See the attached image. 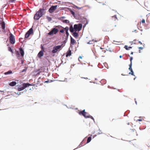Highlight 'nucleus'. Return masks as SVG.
Listing matches in <instances>:
<instances>
[{"instance_id": "nucleus-1", "label": "nucleus", "mask_w": 150, "mask_h": 150, "mask_svg": "<svg viewBox=\"0 0 150 150\" xmlns=\"http://www.w3.org/2000/svg\"><path fill=\"white\" fill-rule=\"evenodd\" d=\"M45 10L44 8H40L34 15V20H37L42 16L45 13Z\"/></svg>"}, {"instance_id": "nucleus-2", "label": "nucleus", "mask_w": 150, "mask_h": 150, "mask_svg": "<svg viewBox=\"0 0 150 150\" xmlns=\"http://www.w3.org/2000/svg\"><path fill=\"white\" fill-rule=\"evenodd\" d=\"M62 45L55 46L54 47L52 50V51L53 53H55L58 51H60L63 47Z\"/></svg>"}, {"instance_id": "nucleus-3", "label": "nucleus", "mask_w": 150, "mask_h": 150, "mask_svg": "<svg viewBox=\"0 0 150 150\" xmlns=\"http://www.w3.org/2000/svg\"><path fill=\"white\" fill-rule=\"evenodd\" d=\"M33 85L29 83H23L22 84V87H18V91H21L25 88L30 86H32Z\"/></svg>"}, {"instance_id": "nucleus-4", "label": "nucleus", "mask_w": 150, "mask_h": 150, "mask_svg": "<svg viewBox=\"0 0 150 150\" xmlns=\"http://www.w3.org/2000/svg\"><path fill=\"white\" fill-rule=\"evenodd\" d=\"M82 26V24L81 23L74 25V31L76 32V31H78L79 32L81 30Z\"/></svg>"}, {"instance_id": "nucleus-5", "label": "nucleus", "mask_w": 150, "mask_h": 150, "mask_svg": "<svg viewBox=\"0 0 150 150\" xmlns=\"http://www.w3.org/2000/svg\"><path fill=\"white\" fill-rule=\"evenodd\" d=\"M9 38L10 42L12 44H14L15 42V37L11 33L10 34Z\"/></svg>"}, {"instance_id": "nucleus-6", "label": "nucleus", "mask_w": 150, "mask_h": 150, "mask_svg": "<svg viewBox=\"0 0 150 150\" xmlns=\"http://www.w3.org/2000/svg\"><path fill=\"white\" fill-rule=\"evenodd\" d=\"M80 115H82L85 117L86 118L89 117L90 116L89 114L85 112V110L84 109L83 110L79 112Z\"/></svg>"}, {"instance_id": "nucleus-7", "label": "nucleus", "mask_w": 150, "mask_h": 150, "mask_svg": "<svg viewBox=\"0 0 150 150\" xmlns=\"http://www.w3.org/2000/svg\"><path fill=\"white\" fill-rule=\"evenodd\" d=\"M58 29L56 28H52L51 30L49 32L48 35H51L53 34H56L58 31Z\"/></svg>"}, {"instance_id": "nucleus-8", "label": "nucleus", "mask_w": 150, "mask_h": 150, "mask_svg": "<svg viewBox=\"0 0 150 150\" xmlns=\"http://www.w3.org/2000/svg\"><path fill=\"white\" fill-rule=\"evenodd\" d=\"M33 29L32 28H31L25 34V38H28L31 34L33 33Z\"/></svg>"}, {"instance_id": "nucleus-9", "label": "nucleus", "mask_w": 150, "mask_h": 150, "mask_svg": "<svg viewBox=\"0 0 150 150\" xmlns=\"http://www.w3.org/2000/svg\"><path fill=\"white\" fill-rule=\"evenodd\" d=\"M57 6H52L49 9V11L50 13H53L57 8Z\"/></svg>"}, {"instance_id": "nucleus-10", "label": "nucleus", "mask_w": 150, "mask_h": 150, "mask_svg": "<svg viewBox=\"0 0 150 150\" xmlns=\"http://www.w3.org/2000/svg\"><path fill=\"white\" fill-rule=\"evenodd\" d=\"M0 24L3 30H2L3 32H5V22L4 21H1L0 22Z\"/></svg>"}, {"instance_id": "nucleus-11", "label": "nucleus", "mask_w": 150, "mask_h": 150, "mask_svg": "<svg viewBox=\"0 0 150 150\" xmlns=\"http://www.w3.org/2000/svg\"><path fill=\"white\" fill-rule=\"evenodd\" d=\"M43 51L44 50L41 51L39 52L38 55L39 57L40 58L43 56L44 54Z\"/></svg>"}, {"instance_id": "nucleus-12", "label": "nucleus", "mask_w": 150, "mask_h": 150, "mask_svg": "<svg viewBox=\"0 0 150 150\" xmlns=\"http://www.w3.org/2000/svg\"><path fill=\"white\" fill-rule=\"evenodd\" d=\"M19 50L20 51V52L21 54V56L23 57L24 56V51L23 50L22 48L21 47L19 48Z\"/></svg>"}, {"instance_id": "nucleus-13", "label": "nucleus", "mask_w": 150, "mask_h": 150, "mask_svg": "<svg viewBox=\"0 0 150 150\" xmlns=\"http://www.w3.org/2000/svg\"><path fill=\"white\" fill-rule=\"evenodd\" d=\"M71 55V51L69 50L66 53V57H67Z\"/></svg>"}, {"instance_id": "nucleus-14", "label": "nucleus", "mask_w": 150, "mask_h": 150, "mask_svg": "<svg viewBox=\"0 0 150 150\" xmlns=\"http://www.w3.org/2000/svg\"><path fill=\"white\" fill-rule=\"evenodd\" d=\"M15 54L17 56V58L20 59L21 58L20 57V54L19 52L18 51H16L15 52Z\"/></svg>"}, {"instance_id": "nucleus-15", "label": "nucleus", "mask_w": 150, "mask_h": 150, "mask_svg": "<svg viewBox=\"0 0 150 150\" xmlns=\"http://www.w3.org/2000/svg\"><path fill=\"white\" fill-rule=\"evenodd\" d=\"M73 33V36L75 38H77L79 36V33H77L76 32L74 31V32Z\"/></svg>"}, {"instance_id": "nucleus-16", "label": "nucleus", "mask_w": 150, "mask_h": 150, "mask_svg": "<svg viewBox=\"0 0 150 150\" xmlns=\"http://www.w3.org/2000/svg\"><path fill=\"white\" fill-rule=\"evenodd\" d=\"M16 84V83L15 81H12L9 84V85L11 86H15Z\"/></svg>"}, {"instance_id": "nucleus-17", "label": "nucleus", "mask_w": 150, "mask_h": 150, "mask_svg": "<svg viewBox=\"0 0 150 150\" xmlns=\"http://www.w3.org/2000/svg\"><path fill=\"white\" fill-rule=\"evenodd\" d=\"M70 32L71 33H73L74 31V28H73L72 25H71L70 26Z\"/></svg>"}, {"instance_id": "nucleus-18", "label": "nucleus", "mask_w": 150, "mask_h": 150, "mask_svg": "<svg viewBox=\"0 0 150 150\" xmlns=\"http://www.w3.org/2000/svg\"><path fill=\"white\" fill-rule=\"evenodd\" d=\"M75 42V41L74 39L71 37V44L74 45Z\"/></svg>"}, {"instance_id": "nucleus-19", "label": "nucleus", "mask_w": 150, "mask_h": 150, "mask_svg": "<svg viewBox=\"0 0 150 150\" xmlns=\"http://www.w3.org/2000/svg\"><path fill=\"white\" fill-rule=\"evenodd\" d=\"M117 19V18L116 16H114L112 17L111 20L112 21H116Z\"/></svg>"}, {"instance_id": "nucleus-20", "label": "nucleus", "mask_w": 150, "mask_h": 150, "mask_svg": "<svg viewBox=\"0 0 150 150\" xmlns=\"http://www.w3.org/2000/svg\"><path fill=\"white\" fill-rule=\"evenodd\" d=\"M12 73V71H9L7 72H6L4 73V74L7 75Z\"/></svg>"}, {"instance_id": "nucleus-21", "label": "nucleus", "mask_w": 150, "mask_h": 150, "mask_svg": "<svg viewBox=\"0 0 150 150\" xmlns=\"http://www.w3.org/2000/svg\"><path fill=\"white\" fill-rule=\"evenodd\" d=\"M62 22L64 23H69V20H63Z\"/></svg>"}, {"instance_id": "nucleus-22", "label": "nucleus", "mask_w": 150, "mask_h": 150, "mask_svg": "<svg viewBox=\"0 0 150 150\" xmlns=\"http://www.w3.org/2000/svg\"><path fill=\"white\" fill-rule=\"evenodd\" d=\"M91 137H89L87 139V143H88L91 140Z\"/></svg>"}, {"instance_id": "nucleus-23", "label": "nucleus", "mask_w": 150, "mask_h": 150, "mask_svg": "<svg viewBox=\"0 0 150 150\" xmlns=\"http://www.w3.org/2000/svg\"><path fill=\"white\" fill-rule=\"evenodd\" d=\"M8 50L11 52L12 53H13V51L10 47H8Z\"/></svg>"}, {"instance_id": "nucleus-24", "label": "nucleus", "mask_w": 150, "mask_h": 150, "mask_svg": "<svg viewBox=\"0 0 150 150\" xmlns=\"http://www.w3.org/2000/svg\"><path fill=\"white\" fill-rule=\"evenodd\" d=\"M64 29L65 30L66 32L68 31L69 29V28L68 27H66L65 28H64Z\"/></svg>"}, {"instance_id": "nucleus-25", "label": "nucleus", "mask_w": 150, "mask_h": 150, "mask_svg": "<svg viewBox=\"0 0 150 150\" xmlns=\"http://www.w3.org/2000/svg\"><path fill=\"white\" fill-rule=\"evenodd\" d=\"M47 19L49 21H50L52 20V18L50 17H47Z\"/></svg>"}, {"instance_id": "nucleus-26", "label": "nucleus", "mask_w": 150, "mask_h": 150, "mask_svg": "<svg viewBox=\"0 0 150 150\" xmlns=\"http://www.w3.org/2000/svg\"><path fill=\"white\" fill-rule=\"evenodd\" d=\"M124 48L127 50H129V49L127 45H125L124 46Z\"/></svg>"}, {"instance_id": "nucleus-27", "label": "nucleus", "mask_w": 150, "mask_h": 150, "mask_svg": "<svg viewBox=\"0 0 150 150\" xmlns=\"http://www.w3.org/2000/svg\"><path fill=\"white\" fill-rule=\"evenodd\" d=\"M66 35H67V38L68 37V36H69V33L68 32V31H66Z\"/></svg>"}, {"instance_id": "nucleus-28", "label": "nucleus", "mask_w": 150, "mask_h": 150, "mask_svg": "<svg viewBox=\"0 0 150 150\" xmlns=\"http://www.w3.org/2000/svg\"><path fill=\"white\" fill-rule=\"evenodd\" d=\"M71 14L72 15H74L75 14V13L73 11H71Z\"/></svg>"}, {"instance_id": "nucleus-29", "label": "nucleus", "mask_w": 150, "mask_h": 150, "mask_svg": "<svg viewBox=\"0 0 150 150\" xmlns=\"http://www.w3.org/2000/svg\"><path fill=\"white\" fill-rule=\"evenodd\" d=\"M129 74H131L132 75H134V73H133V71H132V72L131 71V72H130Z\"/></svg>"}, {"instance_id": "nucleus-30", "label": "nucleus", "mask_w": 150, "mask_h": 150, "mask_svg": "<svg viewBox=\"0 0 150 150\" xmlns=\"http://www.w3.org/2000/svg\"><path fill=\"white\" fill-rule=\"evenodd\" d=\"M129 70H130L132 72V67H129Z\"/></svg>"}, {"instance_id": "nucleus-31", "label": "nucleus", "mask_w": 150, "mask_h": 150, "mask_svg": "<svg viewBox=\"0 0 150 150\" xmlns=\"http://www.w3.org/2000/svg\"><path fill=\"white\" fill-rule=\"evenodd\" d=\"M27 70V68H25V69H23L22 71V72H24V71H26Z\"/></svg>"}, {"instance_id": "nucleus-32", "label": "nucleus", "mask_w": 150, "mask_h": 150, "mask_svg": "<svg viewBox=\"0 0 150 150\" xmlns=\"http://www.w3.org/2000/svg\"><path fill=\"white\" fill-rule=\"evenodd\" d=\"M142 23H144L145 22V21L144 19H143L142 21Z\"/></svg>"}, {"instance_id": "nucleus-33", "label": "nucleus", "mask_w": 150, "mask_h": 150, "mask_svg": "<svg viewBox=\"0 0 150 150\" xmlns=\"http://www.w3.org/2000/svg\"><path fill=\"white\" fill-rule=\"evenodd\" d=\"M64 29H62V30H60V32H61V33H63L64 32Z\"/></svg>"}, {"instance_id": "nucleus-34", "label": "nucleus", "mask_w": 150, "mask_h": 150, "mask_svg": "<svg viewBox=\"0 0 150 150\" xmlns=\"http://www.w3.org/2000/svg\"><path fill=\"white\" fill-rule=\"evenodd\" d=\"M89 118H91V119H93V120H94V119L93 117L92 116H91L90 115V116H89Z\"/></svg>"}, {"instance_id": "nucleus-35", "label": "nucleus", "mask_w": 150, "mask_h": 150, "mask_svg": "<svg viewBox=\"0 0 150 150\" xmlns=\"http://www.w3.org/2000/svg\"><path fill=\"white\" fill-rule=\"evenodd\" d=\"M133 59V57H130V62H132V60Z\"/></svg>"}, {"instance_id": "nucleus-36", "label": "nucleus", "mask_w": 150, "mask_h": 150, "mask_svg": "<svg viewBox=\"0 0 150 150\" xmlns=\"http://www.w3.org/2000/svg\"><path fill=\"white\" fill-rule=\"evenodd\" d=\"M132 32H135V33H137V30H132Z\"/></svg>"}, {"instance_id": "nucleus-37", "label": "nucleus", "mask_w": 150, "mask_h": 150, "mask_svg": "<svg viewBox=\"0 0 150 150\" xmlns=\"http://www.w3.org/2000/svg\"><path fill=\"white\" fill-rule=\"evenodd\" d=\"M143 47H139V49H141V50H142L143 49Z\"/></svg>"}, {"instance_id": "nucleus-38", "label": "nucleus", "mask_w": 150, "mask_h": 150, "mask_svg": "<svg viewBox=\"0 0 150 150\" xmlns=\"http://www.w3.org/2000/svg\"><path fill=\"white\" fill-rule=\"evenodd\" d=\"M132 62H130V64L129 65V67H132Z\"/></svg>"}, {"instance_id": "nucleus-39", "label": "nucleus", "mask_w": 150, "mask_h": 150, "mask_svg": "<svg viewBox=\"0 0 150 150\" xmlns=\"http://www.w3.org/2000/svg\"><path fill=\"white\" fill-rule=\"evenodd\" d=\"M76 8H77L78 9H81V8H79V7H78L77 6H76Z\"/></svg>"}, {"instance_id": "nucleus-40", "label": "nucleus", "mask_w": 150, "mask_h": 150, "mask_svg": "<svg viewBox=\"0 0 150 150\" xmlns=\"http://www.w3.org/2000/svg\"><path fill=\"white\" fill-rule=\"evenodd\" d=\"M139 43L140 44H142V43L140 41L139 42Z\"/></svg>"}, {"instance_id": "nucleus-41", "label": "nucleus", "mask_w": 150, "mask_h": 150, "mask_svg": "<svg viewBox=\"0 0 150 150\" xmlns=\"http://www.w3.org/2000/svg\"><path fill=\"white\" fill-rule=\"evenodd\" d=\"M128 48H129V49H130V48H131V49L132 48V47H128Z\"/></svg>"}, {"instance_id": "nucleus-42", "label": "nucleus", "mask_w": 150, "mask_h": 150, "mask_svg": "<svg viewBox=\"0 0 150 150\" xmlns=\"http://www.w3.org/2000/svg\"><path fill=\"white\" fill-rule=\"evenodd\" d=\"M135 103L136 104H137V101L135 100Z\"/></svg>"}, {"instance_id": "nucleus-43", "label": "nucleus", "mask_w": 150, "mask_h": 150, "mask_svg": "<svg viewBox=\"0 0 150 150\" xmlns=\"http://www.w3.org/2000/svg\"><path fill=\"white\" fill-rule=\"evenodd\" d=\"M136 41V40H133V42H135V41Z\"/></svg>"}, {"instance_id": "nucleus-44", "label": "nucleus", "mask_w": 150, "mask_h": 150, "mask_svg": "<svg viewBox=\"0 0 150 150\" xmlns=\"http://www.w3.org/2000/svg\"><path fill=\"white\" fill-rule=\"evenodd\" d=\"M119 57L120 58H121L122 57V56L121 55H120V56Z\"/></svg>"}, {"instance_id": "nucleus-45", "label": "nucleus", "mask_w": 150, "mask_h": 150, "mask_svg": "<svg viewBox=\"0 0 150 150\" xmlns=\"http://www.w3.org/2000/svg\"><path fill=\"white\" fill-rule=\"evenodd\" d=\"M133 52H132L131 53V54H133Z\"/></svg>"}, {"instance_id": "nucleus-46", "label": "nucleus", "mask_w": 150, "mask_h": 150, "mask_svg": "<svg viewBox=\"0 0 150 150\" xmlns=\"http://www.w3.org/2000/svg\"><path fill=\"white\" fill-rule=\"evenodd\" d=\"M116 119H113L112 120V121H114V120H115Z\"/></svg>"}, {"instance_id": "nucleus-47", "label": "nucleus", "mask_w": 150, "mask_h": 150, "mask_svg": "<svg viewBox=\"0 0 150 150\" xmlns=\"http://www.w3.org/2000/svg\"><path fill=\"white\" fill-rule=\"evenodd\" d=\"M103 51L104 52H105V50H103Z\"/></svg>"}, {"instance_id": "nucleus-48", "label": "nucleus", "mask_w": 150, "mask_h": 150, "mask_svg": "<svg viewBox=\"0 0 150 150\" xmlns=\"http://www.w3.org/2000/svg\"><path fill=\"white\" fill-rule=\"evenodd\" d=\"M79 58H80L81 59V58H82V57H81V56H80V57H79Z\"/></svg>"}, {"instance_id": "nucleus-49", "label": "nucleus", "mask_w": 150, "mask_h": 150, "mask_svg": "<svg viewBox=\"0 0 150 150\" xmlns=\"http://www.w3.org/2000/svg\"><path fill=\"white\" fill-rule=\"evenodd\" d=\"M100 49H103L102 47H100Z\"/></svg>"}, {"instance_id": "nucleus-50", "label": "nucleus", "mask_w": 150, "mask_h": 150, "mask_svg": "<svg viewBox=\"0 0 150 150\" xmlns=\"http://www.w3.org/2000/svg\"><path fill=\"white\" fill-rule=\"evenodd\" d=\"M23 61H22V64H23Z\"/></svg>"}, {"instance_id": "nucleus-51", "label": "nucleus", "mask_w": 150, "mask_h": 150, "mask_svg": "<svg viewBox=\"0 0 150 150\" xmlns=\"http://www.w3.org/2000/svg\"><path fill=\"white\" fill-rule=\"evenodd\" d=\"M0 91L2 92H3V91Z\"/></svg>"}, {"instance_id": "nucleus-52", "label": "nucleus", "mask_w": 150, "mask_h": 150, "mask_svg": "<svg viewBox=\"0 0 150 150\" xmlns=\"http://www.w3.org/2000/svg\"><path fill=\"white\" fill-rule=\"evenodd\" d=\"M135 78H134V80H135Z\"/></svg>"}, {"instance_id": "nucleus-53", "label": "nucleus", "mask_w": 150, "mask_h": 150, "mask_svg": "<svg viewBox=\"0 0 150 150\" xmlns=\"http://www.w3.org/2000/svg\"><path fill=\"white\" fill-rule=\"evenodd\" d=\"M115 27L116 26V25H115Z\"/></svg>"}]
</instances>
